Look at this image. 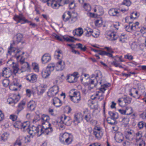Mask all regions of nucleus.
I'll use <instances>...</instances> for the list:
<instances>
[{
	"label": "nucleus",
	"instance_id": "40",
	"mask_svg": "<svg viewBox=\"0 0 146 146\" xmlns=\"http://www.w3.org/2000/svg\"><path fill=\"white\" fill-rule=\"evenodd\" d=\"M25 58L23 57V56H21V58L20 60V63L21 64H24L25 66L24 67L27 68L29 66V64L27 62H25Z\"/></svg>",
	"mask_w": 146,
	"mask_h": 146
},
{
	"label": "nucleus",
	"instance_id": "38",
	"mask_svg": "<svg viewBox=\"0 0 146 146\" xmlns=\"http://www.w3.org/2000/svg\"><path fill=\"white\" fill-rule=\"evenodd\" d=\"M89 82H87L85 83L84 86H87L88 85H91L92 84H94V87L96 86V84L98 83H96V81L95 80V78L94 79H90L89 80Z\"/></svg>",
	"mask_w": 146,
	"mask_h": 146
},
{
	"label": "nucleus",
	"instance_id": "23",
	"mask_svg": "<svg viewBox=\"0 0 146 146\" xmlns=\"http://www.w3.org/2000/svg\"><path fill=\"white\" fill-rule=\"evenodd\" d=\"M19 86V84L17 80V79L14 78L13 79V81L12 83L10 84L9 86V89L12 91H17V88H14V86Z\"/></svg>",
	"mask_w": 146,
	"mask_h": 146
},
{
	"label": "nucleus",
	"instance_id": "43",
	"mask_svg": "<svg viewBox=\"0 0 146 146\" xmlns=\"http://www.w3.org/2000/svg\"><path fill=\"white\" fill-rule=\"evenodd\" d=\"M131 4V2L129 0H124L122 3V7H123L125 6H126V7H128Z\"/></svg>",
	"mask_w": 146,
	"mask_h": 146
},
{
	"label": "nucleus",
	"instance_id": "54",
	"mask_svg": "<svg viewBox=\"0 0 146 146\" xmlns=\"http://www.w3.org/2000/svg\"><path fill=\"white\" fill-rule=\"evenodd\" d=\"M3 86L5 87H6L9 85V79H4L2 82Z\"/></svg>",
	"mask_w": 146,
	"mask_h": 146
},
{
	"label": "nucleus",
	"instance_id": "17",
	"mask_svg": "<svg viewBox=\"0 0 146 146\" xmlns=\"http://www.w3.org/2000/svg\"><path fill=\"white\" fill-rule=\"evenodd\" d=\"M102 75L101 72L99 70H96L94 74H92L91 75V78L95 77V80L96 81V83H98V80H100V84L102 83L101 79L102 78Z\"/></svg>",
	"mask_w": 146,
	"mask_h": 146
},
{
	"label": "nucleus",
	"instance_id": "1",
	"mask_svg": "<svg viewBox=\"0 0 146 146\" xmlns=\"http://www.w3.org/2000/svg\"><path fill=\"white\" fill-rule=\"evenodd\" d=\"M62 18L65 22L69 21V23L72 24L77 20V14L75 13H71L69 11H66L63 15Z\"/></svg>",
	"mask_w": 146,
	"mask_h": 146
},
{
	"label": "nucleus",
	"instance_id": "62",
	"mask_svg": "<svg viewBox=\"0 0 146 146\" xmlns=\"http://www.w3.org/2000/svg\"><path fill=\"white\" fill-rule=\"evenodd\" d=\"M32 66L33 68L35 71L38 72L39 71V68L37 64L36 63H33Z\"/></svg>",
	"mask_w": 146,
	"mask_h": 146
},
{
	"label": "nucleus",
	"instance_id": "44",
	"mask_svg": "<svg viewBox=\"0 0 146 146\" xmlns=\"http://www.w3.org/2000/svg\"><path fill=\"white\" fill-rule=\"evenodd\" d=\"M26 95L27 96L30 97L32 94L34 95L35 94V92L33 90L29 89H27L26 90Z\"/></svg>",
	"mask_w": 146,
	"mask_h": 146
},
{
	"label": "nucleus",
	"instance_id": "48",
	"mask_svg": "<svg viewBox=\"0 0 146 146\" xmlns=\"http://www.w3.org/2000/svg\"><path fill=\"white\" fill-rule=\"evenodd\" d=\"M127 40L126 36L125 35H121L119 38V41L122 43L125 42Z\"/></svg>",
	"mask_w": 146,
	"mask_h": 146
},
{
	"label": "nucleus",
	"instance_id": "14",
	"mask_svg": "<svg viewBox=\"0 0 146 146\" xmlns=\"http://www.w3.org/2000/svg\"><path fill=\"white\" fill-rule=\"evenodd\" d=\"M59 121L61 123H64L65 125H70L72 122V121L69 117H67L64 115H62L59 118Z\"/></svg>",
	"mask_w": 146,
	"mask_h": 146
},
{
	"label": "nucleus",
	"instance_id": "55",
	"mask_svg": "<svg viewBox=\"0 0 146 146\" xmlns=\"http://www.w3.org/2000/svg\"><path fill=\"white\" fill-rule=\"evenodd\" d=\"M92 29H88L84 33V35L89 37L92 35Z\"/></svg>",
	"mask_w": 146,
	"mask_h": 146
},
{
	"label": "nucleus",
	"instance_id": "46",
	"mask_svg": "<svg viewBox=\"0 0 146 146\" xmlns=\"http://www.w3.org/2000/svg\"><path fill=\"white\" fill-rule=\"evenodd\" d=\"M137 146H145V141L142 139L136 141Z\"/></svg>",
	"mask_w": 146,
	"mask_h": 146
},
{
	"label": "nucleus",
	"instance_id": "26",
	"mask_svg": "<svg viewBox=\"0 0 146 146\" xmlns=\"http://www.w3.org/2000/svg\"><path fill=\"white\" fill-rule=\"evenodd\" d=\"M46 86L44 85H41L36 87L37 91V93L38 95H42L46 90Z\"/></svg>",
	"mask_w": 146,
	"mask_h": 146
},
{
	"label": "nucleus",
	"instance_id": "28",
	"mask_svg": "<svg viewBox=\"0 0 146 146\" xmlns=\"http://www.w3.org/2000/svg\"><path fill=\"white\" fill-rule=\"evenodd\" d=\"M84 118L87 122H89L91 118V116L90 112L87 109H86L84 111Z\"/></svg>",
	"mask_w": 146,
	"mask_h": 146
},
{
	"label": "nucleus",
	"instance_id": "11",
	"mask_svg": "<svg viewBox=\"0 0 146 146\" xmlns=\"http://www.w3.org/2000/svg\"><path fill=\"white\" fill-rule=\"evenodd\" d=\"M15 124L18 126L17 128H20L21 129H23V131L27 132L28 130L29 129V123L28 121H25L23 123H21L20 121H17Z\"/></svg>",
	"mask_w": 146,
	"mask_h": 146
},
{
	"label": "nucleus",
	"instance_id": "24",
	"mask_svg": "<svg viewBox=\"0 0 146 146\" xmlns=\"http://www.w3.org/2000/svg\"><path fill=\"white\" fill-rule=\"evenodd\" d=\"M52 104L56 107H60L62 104L61 100L57 97H54L52 99Z\"/></svg>",
	"mask_w": 146,
	"mask_h": 146
},
{
	"label": "nucleus",
	"instance_id": "52",
	"mask_svg": "<svg viewBox=\"0 0 146 146\" xmlns=\"http://www.w3.org/2000/svg\"><path fill=\"white\" fill-rule=\"evenodd\" d=\"M142 132L141 131L135 133L136 141L142 139L141 138L142 137Z\"/></svg>",
	"mask_w": 146,
	"mask_h": 146
},
{
	"label": "nucleus",
	"instance_id": "39",
	"mask_svg": "<svg viewBox=\"0 0 146 146\" xmlns=\"http://www.w3.org/2000/svg\"><path fill=\"white\" fill-rule=\"evenodd\" d=\"M23 138L22 137H19L14 143V146H21Z\"/></svg>",
	"mask_w": 146,
	"mask_h": 146
},
{
	"label": "nucleus",
	"instance_id": "36",
	"mask_svg": "<svg viewBox=\"0 0 146 146\" xmlns=\"http://www.w3.org/2000/svg\"><path fill=\"white\" fill-rule=\"evenodd\" d=\"M108 114L111 117V119L113 120H115L118 118V113H114L111 111H109L108 112Z\"/></svg>",
	"mask_w": 146,
	"mask_h": 146
},
{
	"label": "nucleus",
	"instance_id": "63",
	"mask_svg": "<svg viewBox=\"0 0 146 146\" xmlns=\"http://www.w3.org/2000/svg\"><path fill=\"white\" fill-rule=\"evenodd\" d=\"M125 133L129 135H130L133 136H134L135 134L134 131L131 129H128L125 132Z\"/></svg>",
	"mask_w": 146,
	"mask_h": 146
},
{
	"label": "nucleus",
	"instance_id": "47",
	"mask_svg": "<svg viewBox=\"0 0 146 146\" xmlns=\"http://www.w3.org/2000/svg\"><path fill=\"white\" fill-rule=\"evenodd\" d=\"M132 22H130L129 24V25L126 26L125 27V30L128 32H131L133 30L132 27L131 26V24Z\"/></svg>",
	"mask_w": 146,
	"mask_h": 146
},
{
	"label": "nucleus",
	"instance_id": "61",
	"mask_svg": "<svg viewBox=\"0 0 146 146\" xmlns=\"http://www.w3.org/2000/svg\"><path fill=\"white\" fill-rule=\"evenodd\" d=\"M98 15H102L103 13L102 7L101 6H98Z\"/></svg>",
	"mask_w": 146,
	"mask_h": 146
},
{
	"label": "nucleus",
	"instance_id": "42",
	"mask_svg": "<svg viewBox=\"0 0 146 146\" xmlns=\"http://www.w3.org/2000/svg\"><path fill=\"white\" fill-rule=\"evenodd\" d=\"M23 37V35L21 34H17L16 35V42L17 44L21 42Z\"/></svg>",
	"mask_w": 146,
	"mask_h": 146
},
{
	"label": "nucleus",
	"instance_id": "33",
	"mask_svg": "<svg viewBox=\"0 0 146 146\" xmlns=\"http://www.w3.org/2000/svg\"><path fill=\"white\" fill-rule=\"evenodd\" d=\"M54 55L58 59H61V58L63 56L62 52L61 50L58 49L55 51Z\"/></svg>",
	"mask_w": 146,
	"mask_h": 146
},
{
	"label": "nucleus",
	"instance_id": "18",
	"mask_svg": "<svg viewBox=\"0 0 146 146\" xmlns=\"http://www.w3.org/2000/svg\"><path fill=\"white\" fill-rule=\"evenodd\" d=\"M78 74V72H75L73 74L68 75L67 80L70 83H74L76 82L78 77L77 76Z\"/></svg>",
	"mask_w": 146,
	"mask_h": 146
},
{
	"label": "nucleus",
	"instance_id": "22",
	"mask_svg": "<svg viewBox=\"0 0 146 146\" xmlns=\"http://www.w3.org/2000/svg\"><path fill=\"white\" fill-rule=\"evenodd\" d=\"M25 104L26 102L24 100L20 102L18 104L17 110L15 112L16 114L17 115L19 114V113L24 109Z\"/></svg>",
	"mask_w": 146,
	"mask_h": 146
},
{
	"label": "nucleus",
	"instance_id": "6",
	"mask_svg": "<svg viewBox=\"0 0 146 146\" xmlns=\"http://www.w3.org/2000/svg\"><path fill=\"white\" fill-rule=\"evenodd\" d=\"M70 93L73 95H70V99L73 102L75 103H77L81 100L80 94L79 92L75 91V90H72L70 92Z\"/></svg>",
	"mask_w": 146,
	"mask_h": 146
},
{
	"label": "nucleus",
	"instance_id": "2",
	"mask_svg": "<svg viewBox=\"0 0 146 146\" xmlns=\"http://www.w3.org/2000/svg\"><path fill=\"white\" fill-rule=\"evenodd\" d=\"M13 19L15 21L17 22L16 24L20 23L21 24H23L26 23H30V25L32 26L33 28L36 27L37 25L35 23H33L31 21H29L25 19L23 15L20 14L19 15H15L14 16Z\"/></svg>",
	"mask_w": 146,
	"mask_h": 146
},
{
	"label": "nucleus",
	"instance_id": "56",
	"mask_svg": "<svg viewBox=\"0 0 146 146\" xmlns=\"http://www.w3.org/2000/svg\"><path fill=\"white\" fill-rule=\"evenodd\" d=\"M139 23L138 22H136L135 23L131 24V26L132 27L133 30L135 31L138 28Z\"/></svg>",
	"mask_w": 146,
	"mask_h": 146
},
{
	"label": "nucleus",
	"instance_id": "13",
	"mask_svg": "<svg viewBox=\"0 0 146 146\" xmlns=\"http://www.w3.org/2000/svg\"><path fill=\"white\" fill-rule=\"evenodd\" d=\"M93 134L97 139H100L103 134L102 129L100 127H96L93 131Z\"/></svg>",
	"mask_w": 146,
	"mask_h": 146
},
{
	"label": "nucleus",
	"instance_id": "31",
	"mask_svg": "<svg viewBox=\"0 0 146 146\" xmlns=\"http://www.w3.org/2000/svg\"><path fill=\"white\" fill-rule=\"evenodd\" d=\"M82 120V115L81 113H78L75 114L74 120V122L77 121L78 123H79Z\"/></svg>",
	"mask_w": 146,
	"mask_h": 146
},
{
	"label": "nucleus",
	"instance_id": "59",
	"mask_svg": "<svg viewBox=\"0 0 146 146\" xmlns=\"http://www.w3.org/2000/svg\"><path fill=\"white\" fill-rule=\"evenodd\" d=\"M122 121L125 125H127L128 124L129 121V119L127 117H124L122 119Z\"/></svg>",
	"mask_w": 146,
	"mask_h": 146
},
{
	"label": "nucleus",
	"instance_id": "50",
	"mask_svg": "<svg viewBox=\"0 0 146 146\" xmlns=\"http://www.w3.org/2000/svg\"><path fill=\"white\" fill-rule=\"evenodd\" d=\"M59 3L58 4L57 3L55 2H53L52 3V5H50L49 6H51L54 9H58L59 7L60 4V2H59Z\"/></svg>",
	"mask_w": 146,
	"mask_h": 146
},
{
	"label": "nucleus",
	"instance_id": "41",
	"mask_svg": "<svg viewBox=\"0 0 146 146\" xmlns=\"http://www.w3.org/2000/svg\"><path fill=\"white\" fill-rule=\"evenodd\" d=\"M133 112V108L131 107H127L125 108L126 115H129Z\"/></svg>",
	"mask_w": 146,
	"mask_h": 146
},
{
	"label": "nucleus",
	"instance_id": "25",
	"mask_svg": "<svg viewBox=\"0 0 146 146\" xmlns=\"http://www.w3.org/2000/svg\"><path fill=\"white\" fill-rule=\"evenodd\" d=\"M51 60V57L49 54L46 53L44 54L41 58L42 62V63L45 64L48 63Z\"/></svg>",
	"mask_w": 146,
	"mask_h": 146
},
{
	"label": "nucleus",
	"instance_id": "19",
	"mask_svg": "<svg viewBox=\"0 0 146 146\" xmlns=\"http://www.w3.org/2000/svg\"><path fill=\"white\" fill-rule=\"evenodd\" d=\"M139 87L138 88V90L135 88H131L129 91V95L131 96L134 98L138 97L140 95L139 94L140 90Z\"/></svg>",
	"mask_w": 146,
	"mask_h": 146
},
{
	"label": "nucleus",
	"instance_id": "64",
	"mask_svg": "<svg viewBox=\"0 0 146 146\" xmlns=\"http://www.w3.org/2000/svg\"><path fill=\"white\" fill-rule=\"evenodd\" d=\"M120 25V23L118 22H116L113 24V27L115 28V30H117Z\"/></svg>",
	"mask_w": 146,
	"mask_h": 146
},
{
	"label": "nucleus",
	"instance_id": "12",
	"mask_svg": "<svg viewBox=\"0 0 146 146\" xmlns=\"http://www.w3.org/2000/svg\"><path fill=\"white\" fill-rule=\"evenodd\" d=\"M59 88L56 85H55L51 88L47 92L48 96L53 97L57 94L59 92Z\"/></svg>",
	"mask_w": 146,
	"mask_h": 146
},
{
	"label": "nucleus",
	"instance_id": "32",
	"mask_svg": "<svg viewBox=\"0 0 146 146\" xmlns=\"http://www.w3.org/2000/svg\"><path fill=\"white\" fill-rule=\"evenodd\" d=\"M82 29L80 27L74 30L73 31V35L75 36H80L82 34V32L81 30Z\"/></svg>",
	"mask_w": 146,
	"mask_h": 146
},
{
	"label": "nucleus",
	"instance_id": "37",
	"mask_svg": "<svg viewBox=\"0 0 146 146\" xmlns=\"http://www.w3.org/2000/svg\"><path fill=\"white\" fill-rule=\"evenodd\" d=\"M67 45L68 46L70 47L72 50L73 48L77 47V48H79L81 50H82V45L81 44H77L76 45H73L72 44H67Z\"/></svg>",
	"mask_w": 146,
	"mask_h": 146
},
{
	"label": "nucleus",
	"instance_id": "30",
	"mask_svg": "<svg viewBox=\"0 0 146 146\" xmlns=\"http://www.w3.org/2000/svg\"><path fill=\"white\" fill-rule=\"evenodd\" d=\"M109 14L113 16H118L119 15V12L116 9H111L109 11Z\"/></svg>",
	"mask_w": 146,
	"mask_h": 146
},
{
	"label": "nucleus",
	"instance_id": "20",
	"mask_svg": "<svg viewBox=\"0 0 146 146\" xmlns=\"http://www.w3.org/2000/svg\"><path fill=\"white\" fill-rule=\"evenodd\" d=\"M54 68H55L57 71L62 70L65 67L64 62L61 60V59L57 62L56 65L54 64Z\"/></svg>",
	"mask_w": 146,
	"mask_h": 146
},
{
	"label": "nucleus",
	"instance_id": "35",
	"mask_svg": "<svg viewBox=\"0 0 146 146\" xmlns=\"http://www.w3.org/2000/svg\"><path fill=\"white\" fill-rule=\"evenodd\" d=\"M101 88H100L99 89V91H98V93H101V92H102V93H101V94L99 96L98 99L100 100H102L103 99L104 97V94L105 91L106 90V89L104 87L102 86H101Z\"/></svg>",
	"mask_w": 146,
	"mask_h": 146
},
{
	"label": "nucleus",
	"instance_id": "4",
	"mask_svg": "<svg viewBox=\"0 0 146 146\" xmlns=\"http://www.w3.org/2000/svg\"><path fill=\"white\" fill-rule=\"evenodd\" d=\"M15 44V42H13V44H11L9 47L8 48V52L10 55H12L13 53V56L16 57L17 59H19V58H21V56L25 54L24 52H23L21 55L20 54V53L21 52V50L19 49L16 50L15 49V48L13 46Z\"/></svg>",
	"mask_w": 146,
	"mask_h": 146
},
{
	"label": "nucleus",
	"instance_id": "29",
	"mask_svg": "<svg viewBox=\"0 0 146 146\" xmlns=\"http://www.w3.org/2000/svg\"><path fill=\"white\" fill-rule=\"evenodd\" d=\"M36 104L34 101L29 102L27 104V108L29 111H32L35 110L36 107Z\"/></svg>",
	"mask_w": 146,
	"mask_h": 146
},
{
	"label": "nucleus",
	"instance_id": "27",
	"mask_svg": "<svg viewBox=\"0 0 146 146\" xmlns=\"http://www.w3.org/2000/svg\"><path fill=\"white\" fill-rule=\"evenodd\" d=\"M114 138L117 142L121 143L123 140V136L122 133H117L115 134Z\"/></svg>",
	"mask_w": 146,
	"mask_h": 146
},
{
	"label": "nucleus",
	"instance_id": "57",
	"mask_svg": "<svg viewBox=\"0 0 146 146\" xmlns=\"http://www.w3.org/2000/svg\"><path fill=\"white\" fill-rule=\"evenodd\" d=\"M100 33L98 31H93L92 29V35L93 37L95 38H97L98 37Z\"/></svg>",
	"mask_w": 146,
	"mask_h": 146
},
{
	"label": "nucleus",
	"instance_id": "21",
	"mask_svg": "<svg viewBox=\"0 0 146 146\" xmlns=\"http://www.w3.org/2000/svg\"><path fill=\"white\" fill-rule=\"evenodd\" d=\"M25 78L29 82L33 83L36 81L37 76L33 74H30L26 76Z\"/></svg>",
	"mask_w": 146,
	"mask_h": 146
},
{
	"label": "nucleus",
	"instance_id": "51",
	"mask_svg": "<svg viewBox=\"0 0 146 146\" xmlns=\"http://www.w3.org/2000/svg\"><path fill=\"white\" fill-rule=\"evenodd\" d=\"M84 8L85 11H89L91 10V7L89 4L85 3L84 5Z\"/></svg>",
	"mask_w": 146,
	"mask_h": 146
},
{
	"label": "nucleus",
	"instance_id": "34",
	"mask_svg": "<svg viewBox=\"0 0 146 146\" xmlns=\"http://www.w3.org/2000/svg\"><path fill=\"white\" fill-rule=\"evenodd\" d=\"M11 62H12V64H13L12 66L13 69V73L14 75H16L19 70V69L18 67V65L17 64L15 63L13 61H11Z\"/></svg>",
	"mask_w": 146,
	"mask_h": 146
},
{
	"label": "nucleus",
	"instance_id": "15",
	"mask_svg": "<svg viewBox=\"0 0 146 146\" xmlns=\"http://www.w3.org/2000/svg\"><path fill=\"white\" fill-rule=\"evenodd\" d=\"M106 38L111 41L116 40L118 37L116 33L111 31H107L106 33Z\"/></svg>",
	"mask_w": 146,
	"mask_h": 146
},
{
	"label": "nucleus",
	"instance_id": "3",
	"mask_svg": "<svg viewBox=\"0 0 146 146\" xmlns=\"http://www.w3.org/2000/svg\"><path fill=\"white\" fill-rule=\"evenodd\" d=\"M59 138L61 143L67 145L71 144L73 140L72 137L67 133H61Z\"/></svg>",
	"mask_w": 146,
	"mask_h": 146
},
{
	"label": "nucleus",
	"instance_id": "9",
	"mask_svg": "<svg viewBox=\"0 0 146 146\" xmlns=\"http://www.w3.org/2000/svg\"><path fill=\"white\" fill-rule=\"evenodd\" d=\"M50 119L49 116L45 115H43L42 116L40 119H35V118L33 120V122L34 123L37 121H39L41 122L42 125H51V124L48 122Z\"/></svg>",
	"mask_w": 146,
	"mask_h": 146
},
{
	"label": "nucleus",
	"instance_id": "10",
	"mask_svg": "<svg viewBox=\"0 0 146 146\" xmlns=\"http://www.w3.org/2000/svg\"><path fill=\"white\" fill-rule=\"evenodd\" d=\"M20 98L19 95L11 94L7 99V102L10 104H13L14 105L18 102Z\"/></svg>",
	"mask_w": 146,
	"mask_h": 146
},
{
	"label": "nucleus",
	"instance_id": "60",
	"mask_svg": "<svg viewBox=\"0 0 146 146\" xmlns=\"http://www.w3.org/2000/svg\"><path fill=\"white\" fill-rule=\"evenodd\" d=\"M58 125L60 129H63L65 128V124L64 123H61L59 121V119H58L57 121Z\"/></svg>",
	"mask_w": 146,
	"mask_h": 146
},
{
	"label": "nucleus",
	"instance_id": "5",
	"mask_svg": "<svg viewBox=\"0 0 146 146\" xmlns=\"http://www.w3.org/2000/svg\"><path fill=\"white\" fill-rule=\"evenodd\" d=\"M54 63L48 64L46 69L43 70L41 72L42 77L44 78H47L50 75L51 72L54 70Z\"/></svg>",
	"mask_w": 146,
	"mask_h": 146
},
{
	"label": "nucleus",
	"instance_id": "58",
	"mask_svg": "<svg viewBox=\"0 0 146 146\" xmlns=\"http://www.w3.org/2000/svg\"><path fill=\"white\" fill-rule=\"evenodd\" d=\"M125 137L126 139L129 140V141H132L133 140L134 136H132L131 135H129L127 133H125Z\"/></svg>",
	"mask_w": 146,
	"mask_h": 146
},
{
	"label": "nucleus",
	"instance_id": "49",
	"mask_svg": "<svg viewBox=\"0 0 146 146\" xmlns=\"http://www.w3.org/2000/svg\"><path fill=\"white\" fill-rule=\"evenodd\" d=\"M58 2H60L59 6H63L66 4H69L70 3L69 0H59Z\"/></svg>",
	"mask_w": 146,
	"mask_h": 146
},
{
	"label": "nucleus",
	"instance_id": "8",
	"mask_svg": "<svg viewBox=\"0 0 146 146\" xmlns=\"http://www.w3.org/2000/svg\"><path fill=\"white\" fill-rule=\"evenodd\" d=\"M40 126H41L39 125L38 126H35L33 125L31 127L29 128L27 132L32 137L36 133H37L38 136H40L39 135L40 134Z\"/></svg>",
	"mask_w": 146,
	"mask_h": 146
},
{
	"label": "nucleus",
	"instance_id": "45",
	"mask_svg": "<svg viewBox=\"0 0 146 146\" xmlns=\"http://www.w3.org/2000/svg\"><path fill=\"white\" fill-rule=\"evenodd\" d=\"M9 137V134L7 133H3L1 136V140L3 141H6L8 139Z\"/></svg>",
	"mask_w": 146,
	"mask_h": 146
},
{
	"label": "nucleus",
	"instance_id": "7",
	"mask_svg": "<svg viewBox=\"0 0 146 146\" xmlns=\"http://www.w3.org/2000/svg\"><path fill=\"white\" fill-rule=\"evenodd\" d=\"M51 125H43L40 126V134L41 135L42 134L44 133L45 135H48L51 133L53 131L52 128L51 127Z\"/></svg>",
	"mask_w": 146,
	"mask_h": 146
},
{
	"label": "nucleus",
	"instance_id": "16",
	"mask_svg": "<svg viewBox=\"0 0 146 146\" xmlns=\"http://www.w3.org/2000/svg\"><path fill=\"white\" fill-rule=\"evenodd\" d=\"M13 71L9 68L5 67L3 69L1 76L7 78L12 76Z\"/></svg>",
	"mask_w": 146,
	"mask_h": 146
},
{
	"label": "nucleus",
	"instance_id": "53",
	"mask_svg": "<svg viewBox=\"0 0 146 146\" xmlns=\"http://www.w3.org/2000/svg\"><path fill=\"white\" fill-rule=\"evenodd\" d=\"M123 100L126 104H129L131 102L132 99L129 97H126L123 98Z\"/></svg>",
	"mask_w": 146,
	"mask_h": 146
}]
</instances>
